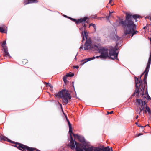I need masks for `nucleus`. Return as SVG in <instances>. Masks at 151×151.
Segmentation results:
<instances>
[{
    "label": "nucleus",
    "mask_w": 151,
    "mask_h": 151,
    "mask_svg": "<svg viewBox=\"0 0 151 151\" xmlns=\"http://www.w3.org/2000/svg\"><path fill=\"white\" fill-rule=\"evenodd\" d=\"M125 20L123 21L121 20L119 23L121 24L124 29V35H126L127 34H132V37L134 35L138 32L137 30H135L136 28V26L134 23V22L132 20L133 18L137 22V19L139 18L140 15L138 14L132 15L131 14L127 13Z\"/></svg>",
    "instance_id": "nucleus-1"
},
{
    "label": "nucleus",
    "mask_w": 151,
    "mask_h": 151,
    "mask_svg": "<svg viewBox=\"0 0 151 151\" xmlns=\"http://www.w3.org/2000/svg\"><path fill=\"white\" fill-rule=\"evenodd\" d=\"M98 45V48H96V50H97L99 53H101V56L102 58L106 59L109 57V58L114 60L117 59L119 60L117 56L118 52H116L117 49L115 47H112L110 48L109 50V54L108 53V49L106 48L103 47H99Z\"/></svg>",
    "instance_id": "nucleus-2"
},
{
    "label": "nucleus",
    "mask_w": 151,
    "mask_h": 151,
    "mask_svg": "<svg viewBox=\"0 0 151 151\" xmlns=\"http://www.w3.org/2000/svg\"><path fill=\"white\" fill-rule=\"evenodd\" d=\"M55 96L61 98L63 102L66 104L68 103V100L70 99L71 98V96L69 92L66 89L62 90L57 94H55Z\"/></svg>",
    "instance_id": "nucleus-3"
},
{
    "label": "nucleus",
    "mask_w": 151,
    "mask_h": 151,
    "mask_svg": "<svg viewBox=\"0 0 151 151\" xmlns=\"http://www.w3.org/2000/svg\"><path fill=\"white\" fill-rule=\"evenodd\" d=\"M15 144L14 146L22 151H34L35 150L37 151H40L36 148L29 147L27 146L24 145L22 144L18 143H16Z\"/></svg>",
    "instance_id": "nucleus-4"
},
{
    "label": "nucleus",
    "mask_w": 151,
    "mask_h": 151,
    "mask_svg": "<svg viewBox=\"0 0 151 151\" xmlns=\"http://www.w3.org/2000/svg\"><path fill=\"white\" fill-rule=\"evenodd\" d=\"M98 48V45H92L91 40L88 39L86 40L84 45V47L82 46H81L80 47V50L82 49L83 50L85 49H93L95 50L96 48Z\"/></svg>",
    "instance_id": "nucleus-5"
},
{
    "label": "nucleus",
    "mask_w": 151,
    "mask_h": 151,
    "mask_svg": "<svg viewBox=\"0 0 151 151\" xmlns=\"http://www.w3.org/2000/svg\"><path fill=\"white\" fill-rule=\"evenodd\" d=\"M144 73L141 74L140 78H139L138 80V78L137 77H135V86L136 87V89L135 93H137L138 95L139 93V87L142 83V81L141 79V78Z\"/></svg>",
    "instance_id": "nucleus-6"
},
{
    "label": "nucleus",
    "mask_w": 151,
    "mask_h": 151,
    "mask_svg": "<svg viewBox=\"0 0 151 151\" xmlns=\"http://www.w3.org/2000/svg\"><path fill=\"white\" fill-rule=\"evenodd\" d=\"M110 148L109 147H104L102 149L100 148H98L97 147H94V149L93 147H90L87 148L86 151H108Z\"/></svg>",
    "instance_id": "nucleus-7"
},
{
    "label": "nucleus",
    "mask_w": 151,
    "mask_h": 151,
    "mask_svg": "<svg viewBox=\"0 0 151 151\" xmlns=\"http://www.w3.org/2000/svg\"><path fill=\"white\" fill-rule=\"evenodd\" d=\"M72 21L75 22L77 24H79L80 23H83V22H86L88 23L87 21H86V20L88 19V18L86 17H85L83 18H81L78 20H77L76 19L72 18L70 17H68Z\"/></svg>",
    "instance_id": "nucleus-8"
},
{
    "label": "nucleus",
    "mask_w": 151,
    "mask_h": 151,
    "mask_svg": "<svg viewBox=\"0 0 151 151\" xmlns=\"http://www.w3.org/2000/svg\"><path fill=\"white\" fill-rule=\"evenodd\" d=\"M102 58L101 57V55L99 56H96V57H93L92 58H86L84 60H82L81 61L82 62V64L83 65L85 63H86V62L89 61L91 60H92L95 58Z\"/></svg>",
    "instance_id": "nucleus-9"
},
{
    "label": "nucleus",
    "mask_w": 151,
    "mask_h": 151,
    "mask_svg": "<svg viewBox=\"0 0 151 151\" xmlns=\"http://www.w3.org/2000/svg\"><path fill=\"white\" fill-rule=\"evenodd\" d=\"M151 63V53H150V55L149 58L148 60L147 66L146 68L145 71H149L150 64Z\"/></svg>",
    "instance_id": "nucleus-10"
},
{
    "label": "nucleus",
    "mask_w": 151,
    "mask_h": 151,
    "mask_svg": "<svg viewBox=\"0 0 151 151\" xmlns=\"http://www.w3.org/2000/svg\"><path fill=\"white\" fill-rule=\"evenodd\" d=\"M71 133H70V134H69L71 138L70 146L74 148L75 147V145L74 142H75V144L76 145L77 144V143L75 141H74L72 136L71 135Z\"/></svg>",
    "instance_id": "nucleus-11"
},
{
    "label": "nucleus",
    "mask_w": 151,
    "mask_h": 151,
    "mask_svg": "<svg viewBox=\"0 0 151 151\" xmlns=\"http://www.w3.org/2000/svg\"><path fill=\"white\" fill-rule=\"evenodd\" d=\"M145 101H142L140 99H137L136 100V104L139 107L141 105H144V102Z\"/></svg>",
    "instance_id": "nucleus-12"
},
{
    "label": "nucleus",
    "mask_w": 151,
    "mask_h": 151,
    "mask_svg": "<svg viewBox=\"0 0 151 151\" xmlns=\"http://www.w3.org/2000/svg\"><path fill=\"white\" fill-rule=\"evenodd\" d=\"M139 110L138 109L137 110H136V111L137 112V113L140 114L141 112L143 111L145 108V106H144V105H143V104H142V105H141L140 106H139Z\"/></svg>",
    "instance_id": "nucleus-13"
},
{
    "label": "nucleus",
    "mask_w": 151,
    "mask_h": 151,
    "mask_svg": "<svg viewBox=\"0 0 151 151\" xmlns=\"http://www.w3.org/2000/svg\"><path fill=\"white\" fill-rule=\"evenodd\" d=\"M66 119L67 121L68 122V124L69 126V134H70V133H72V128L71 126V124L70 123L69 120L67 118V117H66Z\"/></svg>",
    "instance_id": "nucleus-14"
},
{
    "label": "nucleus",
    "mask_w": 151,
    "mask_h": 151,
    "mask_svg": "<svg viewBox=\"0 0 151 151\" xmlns=\"http://www.w3.org/2000/svg\"><path fill=\"white\" fill-rule=\"evenodd\" d=\"M4 50L3 55L6 57H10V55L8 53V50L7 47L3 48Z\"/></svg>",
    "instance_id": "nucleus-15"
},
{
    "label": "nucleus",
    "mask_w": 151,
    "mask_h": 151,
    "mask_svg": "<svg viewBox=\"0 0 151 151\" xmlns=\"http://www.w3.org/2000/svg\"><path fill=\"white\" fill-rule=\"evenodd\" d=\"M144 106H145V108L147 110V112H148L149 114L151 115V110H150V108L147 106L146 101L144 102Z\"/></svg>",
    "instance_id": "nucleus-16"
},
{
    "label": "nucleus",
    "mask_w": 151,
    "mask_h": 151,
    "mask_svg": "<svg viewBox=\"0 0 151 151\" xmlns=\"http://www.w3.org/2000/svg\"><path fill=\"white\" fill-rule=\"evenodd\" d=\"M83 32L81 33V36L83 37V39L82 40V41L83 42L84 40H85L84 36L86 38V39H87V37L88 35V33L86 31H84L83 32Z\"/></svg>",
    "instance_id": "nucleus-17"
},
{
    "label": "nucleus",
    "mask_w": 151,
    "mask_h": 151,
    "mask_svg": "<svg viewBox=\"0 0 151 151\" xmlns=\"http://www.w3.org/2000/svg\"><path fill=\"white\" fill-rule=\"evenodd\" d=\"M149 71H145L144 73H145L144 76V78L143 79V82L145 84L147 83V77L148 72Z\"/></svg>",
    "instance_id": "nucleus-18"
},
{
    "label": "nucleus",
    "mask_w": 151,
    "mask_h": 151,
    "mask_svg": "<svg viewBox=\"0 0 151 151\" xmlns=\"http://www.w3.org/2000/svg\"><path fill=\"white\" fill-rule=\"evenodd\" d=\"M7 139V138L4 136H3L1 134H0V140H3L4 141H6Z\"/></svg>",
    "instance_id": "nucleus-19"
},
{
    "label": "nucleus",
    "mask_w": 151,
    "mask_h": 151,
    "mask_svg": "<svg viewBox=\"0 0 151 151\" xmlns=\"http://www.w3.org/2000/svg\"><path fill=\"white\" fill-rule=\"evenodd\" d=\"M72 134L73 135V136L75 138H78V139H80V138H81V136L78 135L77 134H73V133H71V134Z\"/></svg>",
    "instance_id": "nucleus-20"
},
{
    "label": "nucleus",
    "mask_w": 151,
    "mask_h": 151,
    "mask_svg": "<svg viewBox=\"0 0 151 151\" xmlns=\"http://www.w3.org/2000/svg\"><path fill=\"white\" fill-rule=\"evenodd\" d=\"M6 44V41H4L2 43L1 45L3 48L7 47L5 46Z\"/></svg>",
    "instance_id": "nucleus-21"
},
{
    "label": "nucleus",
    "mask_w": 151,
    "mask_h": 151,
    "mask_svg": "<svg viewBox=\"0 0 151 151\" xmlns=\"http://www.w3.org/2000/svg\"><path fill=\"white\" fill-rule=\"evenodd\" d=\"M24 3V5L31 3L30 0H25Z\"/></svg>",
    "instance_id": "nucleus-22"
},
{
    "label": "nucleus",
    "mask_w": 151,
    "mask_h": 151,
    "mask_svg": "<svg viewBox=\"0 0 151 151\" xmlns=\"http://www.w3.org/2000/svg\"><path fill=\"white\" fill-rule=\"evenodd\" d=\"M81 138L80 139H78L81 142H85V139L84 137L81 136Z\"/></svg>",
    "instance_id": "nucleus-23"
},
{
    "label": "nucleus",
    "mask_w": 151,
    "mask_h": 151,
    "mask_svg": "<svg viewBox=\"0 0 151 151\" xmlns=\"http://www.w3.org/2000/svg\"><path fill=\"white\" fill-rule=\"evenodd\" d=\"M145 94L146 95V96H147V100H151V98L150 97V96L148 95L147 92H146L145 93Z\"/></svg>",
    "instance_id": "nucleus-24"
},
{
    "label": "nucleus",
    "mask_w": 151,
    "mask_h": 151,
    "mask_svg": "<svg viewBox=\"0 0 151 151\" xmlns=\"http://www.w3.org/2000/svg\"><path fill=\"white\" fill-rule=\"evenodd\" d=\"M74 74L73 73H71L70 74L68 73L66 75V77H73L74 76Z\"/></svg>",
    "instance_id": "nucleus-25"
},
{
    "label": "nucleus",
    "mask_w": 151,
    "mask_h": 151,
    "mask_svg": "<svg viewBox=\"0 0 151 151\" xmlns=\"http://www.w3.org/2000/svg\"><path fill=\"white\" fill-rule=\"evenodd\" d=\"M89 26H93V27L94 28L95 30H96V26L95 24H92V23H91L90 24Z\"/></svg>",
    "instance_id": "nucleus-26"
},
{
    "label": "nucleus",
    "mask_w": 151,
    "mask_h": 151,
    "mask_svg": "<svg viewBox=\"0 0 151 151\" xmlns=\"http://www.w3.org/2000/svg\"><path fill=\"white\" fill-rule=\"evenodd\" d=\"M0 32L1 33L5 32V30L3 28V27H0Z\"/></svg>",
    "instance_id": "nucleus-27"
},
{
    "label": "nucleus",
    "mask_w": 151,
    "mask_h": 151,
    "mask_svg": "<svg viewBox=\"0 0 151 151\" xmlns=\"http://www.w3.org/2000/svg\"><path fill=\"white\" fill-rule=\"evenodd\" d=\"M31 3H37L38 2L37 0H30Z\"/></svg>",
    "instance_id": "nucleus-28"
},
{
    "label": "nucleus",
    "mask_w": 151,
    "mask_h": 151,
    "mask_svg": "<svg viewBox=\"0 0 151 151\" xmlns=\"http://www.w3.org/2000/svg\"><path fill=\"white\" fill-rule=\"evenodd\" d=\"M67 77L66 76H64L63 77V80L65 83H66L67 81Z\"/></svg>",
    "instance_id": "nucleus-29"
},
{
    "label": "nucleus",
    "mask_w": 151,
    "mask_h": 151,
    "mask_svg": "<svg viewBox=\"0 0 151 151\" xmlns=\"http://www.w3.org/2000/svg\"><path fill=\"white\" fill-rule=\"evenodd\" d=\"M146 96H146V95H145V96L144 95V92H143V93L142 95V98L144 99H145V98L147 99V96L146 97Z\"/></svg>",
    "instance_id": "nucleus-30"
},
{
    "label": "nucleus",
    "mask_w": 151,
    "mask_h": 151,
    "mask_svg": "<svg viewBox=\"0 0 151 151\" xmlns=\"http://www.w3.org/2000/svg\"><path fill=\"white\" fill-rule=\"evenodd\" d=\"M115 39L116 40H118L120 38L117 35H116Z\"/></svg>",
    "instance_id": "nucleus-31"
},
{
    "label": "nucleus",
    "mask_w": 151,
    "mask_h": 151,
    "mask_svg": "<svg viewBox=\"0 0 151 151\" xmlns=\"http://www.w3.org/2000/svg\"><path fill=\"white\" fill-rule=\"evenodd\" d=\"M77 151H83V150L80 148H76Z\"/></svg>",
    "instance_id": "nucleus-32"
},
{
    "label": "nucleus",
    "mask_w": 151,
    "mask_h": 151,
    "mask_svg": "<svg viewBox=\"0 0 151 151\" xmlns=\"http://www.w3.org/2000/svg\"><path fill=\"white\" fill-rule=\"evenodd\" d=\"M7 140H8V141L9 142H12V143H14V142H13V141H12L11 140H9V139H8L7 138V139H6V140H7Z\"/></svg>",
    "instance_id": "nucleus-33"
},
{
    "label": "nucleus",
    "mask_w": 151,
    "mask_h": 151,
    "mask_svg": "<svg viewBox=\"0 0 151 151\" xmlns=\"http://www.w3.org/2000/svg\"><path fill=\"white\" fill-rule=\"evenodd\" d=\"M113 12H109V15L107 17V19H108L109 17V16L111 15V14L113 13Z\"/></svg>",
    "instance_id": "nucleus-34"
},
{
    "label": "nucleus",
    "mask_w": 151,
    "mask_h": 151,
    "mask_svg": "<svg viewBox=\"0 0 151 151\" xmlns=\"http://www.w3.org/2000/svg\"><path fill=\"white\" fill-rule=\"evenodd\" d=\"M143 111V113L144 114H146L147 113V110L146 109V110H144Z\"/></svg>",
    "instance_id": "nucleus-35"
},
{
    "label": "nucleus",
    "mask_w": 151,
    "mask_h": 151,
    "mask_svg": "<svg viewBox=\"0 0 151 151\" xmlns=\"http://www.w3.org/2000/svg\"><path fill=\"white\" fill-rule=\"evenodd\" d=\"M113 113V111H111L110 112H108L107 114H112V113Z\"/></svg>",
    "instance_id": "nucleus-36"
},
{
    "label": "nucleus",
    "mask_w": 151,
    "mask_h": 151,
    "mask_svg": "<svg viewBox=\"0 0 151 151\" xmlns=\"http://www.w3.org/2000/svg\"><path fill=\"white\" fill-rule=\"evenodd\" d=\"M51 88H53V87L51 85V84L50 83L49 84V85H48Z\"/></svg>",
    "instance_id": "nucleus-37"
},
{
    "label": "nucleus",
    "mask_w": 151,
    "mask_h": 151,
    "mask_svg": "<svg viewBox=\"0 0 151 151\" xmlns=\"http://www.w3.org/2000/svg\"><path fill=\"white\" fill-rule=\"evenodd\" d=\"M74 68H75L77 69L78 68H79V66H74L73 67Z\"/></svg>",
    "instance_id": "nucleus-38"
},
{
    "label": "nucleus",
    "mask_w": 151,
    "mask_h": 151,
    "mask_svg": "<svg viewBox=\"0 0 151 151\" xmlns=\"http://www.w3.org/2000/svg\"><path fill=\"white\" fill-rule=\"evenodd\" d=\"M45 83L47 86H49L48 85H49L50 84L49 83H47L46 82H45Z\"/></svg>",
    "instance_id": "nucleus-39"
},
{
    "label": "nucleus",
    "mask_w": 151,
    "mask_h": 151,
    "mask_svg": "<svg viewBox=\"0 0 151 151\" xmlns=\"http://www.w3.org/2000/svg\"><path fill=\"white\" fill-rule=\"evenodd\" d=\"M108 151H112V147H111V148H110L109 149V150H108Z\"/></svg>",
    "instance_id": "nucleus-40"
},
{
    "label": "nucleus",
    "mask_w": 151,
    "mask_h": 151,
    "mask_svg": "<svg viewBox=\"0 0 151 151\" xmlns=\"http://www.w3.org/2000/svg\"><path fill=\"white\" fill-rule=\"evenodd\" d=\"M141 135H142V134H141V133H139L137 136L139 137V136Z\"/></svg>",
    "instance_id": "nucleus-41"
},
{
    "label": "nucleus",
    "mask_w": 151,
    "mask_h": 151,
    "mask_svg": "<svg viewBox=\"0 0 151 151\" xmlns=\"http://www.w3.org/2000/svg\"><path fill=\"white\" fill-rule=\"evenodd\" d=\"M138 117H139V116H138V115H137V116H136V118H136V119H137L138 118Z\"/></svg>",
    "instance_id": "nucleus-42"
},
{
    "label": "nucleus",
    "mask_w": 151,
    "mask_h": 151,
    "mask_svg": "<svg viewBox=\"0 0 151 151\" xmlns=\"http://www.w3.org/2000/svg\"><path fill=\"white\" fill-rule=\"evenodd\" d=\"M111 1H112V0H110L109 2V3L110 4L111 3Z\"/></svg>",
    "instance_id": "nucleus-43"
},
{
    "label": "nucleus",
    "mask_w": 151,
    "mask_h": 151,
    "mask_svg": "<svg viewBox=\"0 0 151 151\" xmlns=\"http://www.w3.org/2000/svg\"><path fill=\"white\" fill-rule=\"evenodd\" d=\"M96 16H95L94 17H92V18H96Z\"/></svg>",
    "instance_id": "nucleus-44"
},
{
    "label": "nucleus",
    "mask_w": 151,
    "mask_h": 151,
    "mask_svg": "<svg viewBox=\"0 0 151 151\" xmlns=\"http://www.w3.org/2000/svg\"><path fill=\"white\" fill-rule=\"evenodd\" d=\"M149 19H150V20L151 21V17H150L149 18Z\"/></svg>",
    "instance_id": "nucleus-45"
},
{
    "label": "nucleus",
    "mask_w": 151,
    "mask_h": 151,
    "mask_svg": "<svg viewBox=\"0 0 151 151\" xmlns=\"http://www.w3.org/2000/svg\"><path fill=\"white\" fill-rule=\"evenodd\" d=\"M140 127H141L142 128H143L144 127L143 126H140Z\"/></svg>",
    "instance_id": "nucleus-46"
},
{
    "label": "nucleus",
    "mask_w": 151,
    "mask_h": 151,
    "mask_svg": "<svg viewBox=\"0 0 151 151\" xmlns=\"http://www.w3.org/2000/svg\"><path fill=\"white\" fill-rule=\"evenodd\" d=\"M146 28V27H143V29H145Z\"/></svg>",
    "instance_id": "nucleus-47"
},
{
    "label": "nucleus",
    "mask_w": 151,
    "mask_h": 151,
    "mask_svg": "<svg viewBox=\"0 0 151 151\" xmlns=\"http://www.w3.org/2000/svg\"><path fill=\"white\" fill-rule=\"evenodd\" d=\"M64 16L65 17H67V16H66V15H64Z\"/></svg>",
    "instance_id": "nucleus-48"
},
{
    "label": "nucleus",
    "mask_w": 151,
    "mask_h": 151,
    "mask_svg": "<svg viewBox=\"0 0 151 151\" xmlns=\"http://www.w3.org/2000/svg\"><path fill=\"white\" fill-rule=\"evenodd\" d=\"M85 24H84V26H83V27H85Z\"/></svg>",
    "instance_id": "nucleus-49"
},
{
    "label": "nucleus",
    "mask_w": 151,
    "mask_h": 151,
    "mask_svg": "<svg viewBox=\"0 0 151 151\" xmlns=\"http://www.w3.org/2000/svg\"><path fill=\"white\" fill-rule=\"evenodd\" d=\"M148 125H146L145 126H145H148Z\"/></svg>",
    "instance_id": "nucleus-50"
},
{
    "label": "nucleus",
    "mask_w": 151,
    "mask_h": 151,
    "mask_svg": "<svg viewBox=\"0 0 151 151\" xmlns=\"http://www.w3.org/2000/svg\"><path fill=\"white\" fill-rule=\"evenodd\" d=\"M150 42H151V38L150 39Z\"/></svg>",
    "instance_id": "nucleus-51"
}]
</instances>
